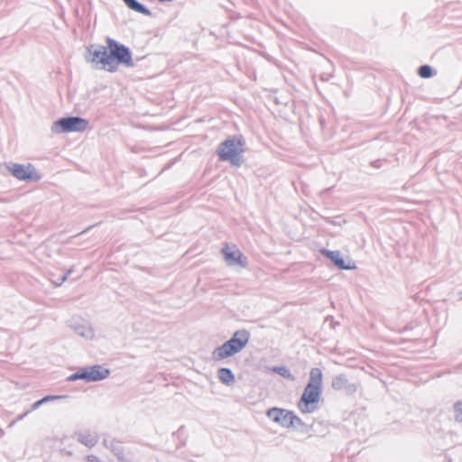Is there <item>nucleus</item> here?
Instances as JSON below:
<instances>
[{"instance_id":"1","label":"nucleus","mask_w":462,"mask_h":462,"mask_svg":"<svg viewBox=\"0 0 462 462\" xmlns=\"http://www.w3.org/2000/svg\"><path fill=\"white\" fill-rule=\"evenodd\" d=\"M107 48L89 46L88 48V60L91 63L100 64L102 69L113 72L120 63L130 65L132 57L129 50L118 44L112 39L106 41Z\"/></svg>"},{"instance_id":"2","label":"nucleus","mask_w":462,"mask_h":462,"mask_svg":"<svg viewBox=\"0 0 462 462\" xmlns=\"http://www.w3.org/2000/svg\"><path fill=\"white\" fill-rule=\"evenodd\" d=\"M322 384V372L319 368H312L310 373V382L298 402V408L302 413L313 412L320 399Z\"/></svg>"},{"instance_id":"3","label":"nucleus","mask_w":462,"mask_h":462,"mask_svg":"<svg viewBox=\"0 0 462 462\" xmlns=\"http://www.w3.org/2000/svg\"><path fill=\"white\" fill-rule=\"evenodd\" d=\"M249 337V333L245 329L235 332L231 339L213 351V359L220 361L238 353L246 346Z\"/></svg>"},{"instance_id":"4","label":"nucleus","mask_w":462,"mask_h":462,"mask_svg":"<svg viewBox=\"0 0 462 462\" xmlns=\"http://www.w3.org/2000/svg\"><path fill=\"white\" fill-rule=\"evenodd\" d=\"M244 152V141L241 136H235L220 143L217 154L221 161L230 162L239 166L242 162L241 153Z\"/></svg>"},{"instance_id":"5","label":"nucleus","mask_w":462,"mask_h":462,"mask_svg":"<svg viewBox=\"0 0 462 462\" xmlns=\"http://www.w3.org/2000/svg\"><path fill=\"white\" fill-rule=\"evenodd\" d=\"M88 126V122L80 117H67L56 121L52 126L55 134L82 132Z\"/></svg>"},{"instance_id":"6","label":"nucleus","mask_w":462,"mask_h":462,"mask_svg":"<svg viewBox=\"0 0 462 462\" xmlns=\"http://www.w3.org/2000/svg\"><path fill=\"white\" fill-rule=\"evenodd\" d=\"M267 417L284 428H291L297 422H300V419L297 417L292 411L281 409V408H271L266 412Z\"/></svg>"},{"instance_id":"7","label":"nucleus","mask_w":462,"mask_h":462,"mask_svg":"<svg viewBox=\"0 0 462 462\" xmlns=\"http://www.w3.org/2000/svg\"><path fill=\"white\" fill-rule=\"evenodd\" d=\"M108 375V369L104 368L101 365H93L79 370L77 373L71 374L69 377V380L75 381L78 379H82L88 382L99 381L106 378Z\"/></svg>"},{"instance_id":"8","label":"nucleus","mask_w":462,"mask_h":462,"mask_svg":"<svg viewBox=\"0 0 462 462\" xmlns=\"http://www.w3.org/2000/svg\"><path fill=\"white\" fill-rule=\"evenodd\" d=\"M8 170L14 177L20 180H37L40 179L34 167L30 163L26 165L15 163L10 166Z\"/></svg>"},{"instance_id":"9","label":"nucleus","mask_w":462,"mask_h":462,"mask_svg":"<svg viewBox=\"0 0 462 462\" xmlns=\"http://www.w3.org/2000/svg\"><path fill=\"white\" fill-rule=\"evenodd\" d=\"M226 262L230 265H239L245 267L247 265L246 257L235 245H225L222 249Z\"/></svg>"},{"instance_id":"10","label":"nucleus","mask_w":462,"mask_h":462,"mask_svg":"<svg viewBox=\"0 0 462 462\" xmlns=\"http://www.w3.org/2000/svg\"><path fill=\"white\" fill-rule=\"evenodd\" d=\"M323 255L328 257L336 266L342 270L353 269L355 268L354 263L350 264V262L346 263V262L342 258L341 254L337 251H322Z\"/></svg>"},{"instance_id":"11","label":"nucleus","mask_w":462,"mask_h":462,"mask_svg":"<svg viewBox=\"0 0 462 462\" xmlns=\"http://www.w3.org/2000/svg\"><path fill=\"white\" fill-rule=\"evenodd\" d=\"M219 380L226 384H229L234 382L235 376L230 369L220 368L217 372Z\"/></svg>"},{"instance_id":"12","label":"nucleus","mask_w":462,"mask_h":462,"mask_svg":"<svg viewBox=\"0 0 462 462\" xmlns=\"http://www.w3.org/2000/svg\"><path fill=\"white\" fill-rule=\"evenodd\" d=\"M124 2L126 5V6L128 8H130L131 10H134V11H135L137 13H140V14H145V15H149L150 14L149 10L146 9L143 5L139 4L135 0H124Z\"/></svg>"},{"instance_id":"13","label":"nucleus","mask_w":462,"mask_h":462,"mask_svg":"<svg viewBox=\"0 0 462 462\" xmlns=\"http://www.w3.org/2000/svg\"><path fill=\"white\" fill-rule=\"evenodd\" d=\"M419 75L423 79H428L432 76V69L428 65H423L419 69Z\"/></svg>"},{"instance_id":"14","label":"nucleus","mask_w":462,"mask_h":462,"mask_svg":"<svg viewBox=\"0 0 462 462\" xmlns=\"http://www.w3.org/2000/svg\"><path fill=\"white\" fill-rule=\"evenodd\" d=\"M60 398V396H56V395H48V396H45L43 397L42 399L35 402L33 404H32V409L35 410L37 409L40 405H42V403L44 402H47L49 401H52V400H56V399H59Z\"/></svg>"},{"instance_id":"15","label":"nucleus","mask_w":462,"mask_h":462,"mask_svg":"<svg viewBox=\"0 0 462 462\" xmlns=\"http://www.w3.org/2000/svg\"><path fill=\"white\" fill-rule=\"evenodd\" d=\"M273 371L282 375L283 377H286V378H291V374L290 373V371L284 367V366H281V367H274L273 368Z\"/></svg>"},{"instance_id":"16","label":"nucleus","mask_w":462,"mask_h":462,"mask_svg":"<svg viewBox=\"0 0 462 462\" xmlns=\"http://www.w3.org/2000/svg\"><path fill=\"white\" fill-rule=\"evenodd\" d=\"M457 418L462 420V403L456 405Z\"/></svg>"}]
</instances>
